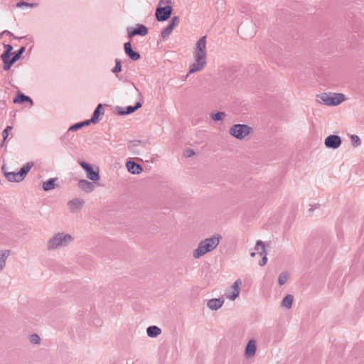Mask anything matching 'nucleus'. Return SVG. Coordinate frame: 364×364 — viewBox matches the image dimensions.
Segmentation results:
<instances>
[{"mask_svg": "<svg viewBox=\"0 0 364 364\" xmlns=\"http://www.w3.org/2000/svg\"><path fill=\"white\" fill-rule=\"evenodd\" d=\"M172 12V8L171 5L163 6V2L159 4V7L156 11V17L158 21H164L167 20Z\"/></svg>", "mask_w": 364, "mask_h": 364, "instance_id": "nucleus-7", "label": "nucleus"}, {"mask_svg": "<svg viewBox=\"0 0 364 364\" xmlns=\"http://www.w3.org/2000/svg\"><path fill=\"white\" fill-rule=\"evenodd\" d=\"M288 279V274L287 273H282L279 277V283L280 285H283L286 283Z\"/></svg>", "mask_w": 364, "mask_h": 364, "instance_id": "nucleus-30", "label": "nucleus"}, {"mask_svg": "<svg viewBox=\"0 0 364 364\" xmlns=\"http://www.w3.org/2000/svg\"><path fill=\"white\" fill-rule=\"evenodd\" d=\"M219 241L220 240L218 237L208 238L201 241L198 247L194 250L193 257L197 259L207 252L213 250L218 246Z\"/></svg>", "mask_w": 364, "mask_h": 364, "instance_id": "nucleus-3", "label": "nucleus"}, {"mask_svg": "<svg viewBox=\"0 0 364 364\" xmlns=\"http://www.w3.org/2000/svg\"><path fill=\"white\" fill-rule=\"evenodd\" d=\"M124 51L127 55L133 60H137L140 58V55L132 50V46L129 42L124 44Z\"/></svg>", "mask_w": 364, "mask_h": 364, "instance_id": "nucleus-16", "label": "nucleus"}, {"mask_svg": "<svg viewBox=\"0 0 364 364\" xmlns=\"http://www.w3.org/2000/svg\"><path fill=\"white\" fill-rule=\"evenodd\" d=\"M341 144V138L337 135H330L325 139V145L328 148L337 149Z\"/></svg>", "mask_w": 364, "mask_h": 364, "instance_id": "nucleus-9", "label": "nucleus"}, {"mask_svg": "<svg viewBox=\"0 0 364 364\" xmlns=\"http://www.w3.org/2000/svg\"><path fill=\"white\" fill-rule=\"evenodd\" d=\"M126 167L132 174H139L143 170L142 167L139 164L131 161H128L126 163Z\"/></svg>", "mask_w": 364, "mask_h": 364, "instance_id": "nucleus-14", "label": "nucleus"}, {"mask_svg": "<svg viewBox=\"0 0 364 364\" xmlns=\"http://www.w3.org/2000/svg\"><path fill=\"white\" fill-rule=\"evenodd\" d=\"M141 107V104L140 103H137L135 107H127L126 109H127V111L126 112H123L122 114H130V113H132L134 112L136 109H137L138 108H139Z\"/></svg>", "mask_w": 364, "mask_h": 364, "instance_id": "nucleus-29", "label": "nucleus"}, {"mask_svg": "<svg viewBox=\"0 0 364 364\" xmlns=\"http://www.w3.org/2000/svg\"><path fill=\"white\" fill-rule=\"evenodd\" d=\"M293 302V296L290 294L286 296L282 301V306L287 309L291 306Z\"/></svg>", "mask_w": 364, "mask_h": 364, "instance_id": "nucleus-25", "label": "nucleus"}, {"mask_svg": "<svg viewBox=\"0 0 364 364\" xmlns=\"http://www.w3.org/2000/svg\"><path fill=\"white\" fill-rule=\"evenodd\" d=\"M242 285V281L238 279L231 287V291L226 294V296L231 299L235 300L240 294V286Z\"/></svg>", "mask_w": 364, "mask_h": 364, "instance_id": "nucleus-10", "label": "nucleus"}, {"mask_svg": "<svg viewBox=\"0 0 364 364\" xmlns=\"http://www.w3.org/2000/svg\"><path fill=\"white\" fill-rule=\"evenodd\" d=\"M9 255V251L0 252V271L2 270L5 265V261Z\"/></svg>", "mask_w": 364, "mask_h": 364, "instance_id": "nucleus-26", "label": "nucleus"}, {"mask_svg": "<svg viewBox=\"0 0 364 364\" xmlns=\"http://www.w3.org/2000/svg\"><path fill=\"white\" fill-rule=\"evenodd\" d=\"M102 106L101 104H99L97 107V108L95 109L94 113H93V116L91 119V122L92 123H96L99 120H100V116L101 114V109H102Z\"/></svg>", "mask_w": 364, "mask_h": 364, "instance_id": "nucleus-24", "label": "nucleus"}, {"mask_svg": "<svg viewBox=\"0 0 364 364\" xmlns=\"http://www.w3.org/2000/svg\"><path fill=\"white\" fill-rule=\"evenodd\" d=\"M179 18L178 16H175L171 19L170 24L162 31L161 35L164 38H167L173 29L178 24Z\"/></svg>", "mask_w": 364, "mask_h": 364, "instance_id": "nucleus-13", "label": "nucleus"}, {"mask_svg": "<svg viewBox=\"0 0 364 364\" xmlns=\"http://www.w3.org/2000/svg\"><path fill=\"white\" fill-rule=\"evenodd\" d=\"M148 33V29L143 25H139L136 28L129 32V37L132 38L136 35L145 36Z\"/></svg>", "mask_w": 364, "mask_h": 364, "instance_id": "nucleus-17", "label": "nucleus"}, {"mask_svg": "<svg viewBox=\"0 0 364 364\" xmlns=\"http://www.w3.org/2000/svg\"><path fill=\"white\" fill-rule=\"evenodd\" d=\"M223 303L224 299L223 298L213 299L208 302V306L210 309L217 310L218 309L222 306Z\"/></svg>", "mask_w": 364, "mask_h": 364, "instance_id": "nucleus-18", "label": "nucleus"}, {"mask_svg": "<svg viewBox=\"0 0 364 364\" xmlns=\"http://www.w3.org/2000/svg\"><path fill=\"white\" fill-rule=\"evenodd\" d=\"M33 164H26L18 172H6L4 166H2V171L4 172L5 177L11 182H19L23 180L26 174L31 170Z\"/></svg>", "mask_w": 364, "mask_h": 364, "instance_id": "nucleus-4", "label": "nucleus"}, {"mask_svg": "<svg viewBox=\"0 0 364 364\" xmlns=\"http://www.w3.org/2000/svg\"><path fill=\"white\" fill-rule=\"evenodd\" d=\"M256 250L257 251V253H259L263 256L262 259L259 262V264L261 266H264V264H266V263L267 262V257L265 246L262 241L259 240L257 242Z\"/></svg>", "mask_w": 364, "mask_h": 364, "instance_id": "nucleus-12", "label": "nucleus"}, {"mask_svg": "<svg viewBox=\"0 0 364 364\" xmlns=\"http://www.w3.org/2000/svg\"><path fill=\"white\" fill-rule=\"evenodd\" d=\"M162 2H163V6L171 5V0H161L159 1V3H162Z\"/></svg>", "mask_w": 364, "mask_h": 364, "instance_id": "nucleus-38", "label": "nucleus"}, {"mask_svg": "<svg viewBox=\"0 0 364 364\" xmlns=\"http://www.w3.org/2000/svg\"><path fill=\"white\" fill-rule=\"evenodd\" d=\"M90 122H91V120H87V121H85V122H82V124H84V126L85 125H88Z\"/></svg>", "mask_w": 364, "mask_h": 364, "instance_id": "nucleus-39", "label": "nucleus"}, {"mask_svg": "<svg viewBox=\"0 0 364 364\" xmlns=\"http://www.w3.org/2000/svg\"><path fill=\"white\" fill-rule=\"evenodd\" d=\"M78 187L85 193H91L94 190L93 183L85 179L79 181Z\"/></svg>", "mask_w": 364, "mask_h": 364, "instance_id": "nucleus-15", "label": "nucleus"}, {"mask_svg": "<svg viewBox=\"0 0 364 364\" xmlns=\"http://www.w3.org/2000/svg\"><path fill=\"white\" fill-rule=\"evenodd\" d=\"M193 57L195 62L191 65L188 73H194L203 70L207 64L206 37L203 36L196 43Z\"/></svg>", "mask_w": 364, "mask_h": 364, "instance_id": "nucleus-1", "label": "nucleus"}, {"mask_svg": "<svg viewBox=\"0 0 364 364\" xmlns=\"http://www.w3.org/2000/svg\"><path fill=\"white\" fill-rule=\"evenodd\" d=\"M26 102H29L31 105H33L32 100L22 93H18L17 96L14 99V103L15 104H23Z\"/></svg>", "mask_w": 364, "mask_h": 364, "instance_id": "nucleus-21", "label": "nucleus"}, {"mask_svg": "<svg viewBox=\"0 0 364 364\" xmlns=\"http://www.w3.org/2000/svg\"><path fill=\"white\" fill-rule=\"evenodd\" d=\"M351 139L352 141L354 142V143H356L357 145H358L360 144V139L358 136L356 135H353L351 136Z\"/></svg>", "mask_w": 364, "mask_h": 364, "instance_id": "nucleus-36", "label": "nucleus"}, {"mask_svg": "<svg viewBox=\"0 0 364 364\" xmlns=\"http://www.w3.org/2000/svg\"><path fill=\"white\" fill-rule=\"evenodd\" d=\"M225 117L223 112H216L211 114V118L215 121L222 120Z\"/></svg>", "mask_w": 364, "mask_h": 364, "instance_id": "nucleus-27", "label": "nucleus"}, {"mask_svg": "<svg viewBox=\"0 0 364 364\" xmlns=\"http://www.w3.org/2000/svg\"><path fill=\"white\" fill-rule=\"evenodd\" d=\"M252 132V127L247 124H237L229 129L230 134L239 140L244 139Z\"/></svg>", "mask_w": 364, "mask_h": 364, "instance_id": "nucleus-5", "label": "nucleus"}, {"mask_svg": "<svg viewBox=\"0 0 364 364\" xmlns=\"http://www.w3.org/2000/svg\"><path fill=\"white\" fill-rule=\"evenodd\" d=\"M147 334L150 337H156L157 336H159L161 331V329L156 326H150L147 328Z\"/></svg>", "mask_w": 364, "mask_h": 364, "instance_id": "nucleus-22", "label": "nucleus"}, {"mask_svg": "<svg viewBox=\"0 0 364 364\" xmlns=\"http://www.w3.org/2000/svg\"><path fill=\"white\" fill-rule=\"evenodd\" d=\"M184 156L186 157H191L195 154V152L193 149H187L184 151Z\"/></svg>", "mask_w": 364, "mask_h": 364, "instance_id": "nucleus-35", "label": "nucleus"}, {"mask_svg": "<svg viewBox=\"0 0 364 364\" xmlns=\"http://www.w3.org/2000/svg\"><path fill=\"white\" fill-rule=\"evenodd\" d=\"M55 180H56L55 178H53V179H50V180H48V181H45L43 183V188L44 191H50V190H52V189L55 188Z\"/></svg>", "mask_w": 364, "mask_h": 364, "instance_id": "nucleus-23", "label": "nucleus"}, {"mask_svg": "<svg viewBox=\"0 0 364 364\" xmlns=\"http://www.w3.org/2000/svg\"><path fill=\"white\" fill-rule=\"evenodd\" d=\"M256 351V344L254 340H250L245 349V355L247 357H252L255 354Z\"/></svg>", "mask_w": 364, "mask_h": 364, "instance_id": "nucleus-19", "label": "nucleus"}, {"mask_svg": "<svg viewBox=\"0 0 364 364\" xmlns=\"http://www.w3.org/2000/svg\"><path fill=\"white\" fill-rule=\"evenodd\" d=\"M84 204V201L81 199H74L68 203V206L72 211L80 209Z\"/></svg>", "mask_w": 364, "mask_h": 364, "instance_id": "nucleus-20", "label": "nucleus"}, {"mask_svg": "<svg viewBox=\"0 0 364 364\" xmlns=\"http://www.w3.org/2000/svg\"><path fill=\"white\" fill-rule=\"evenodd\" d=\"M71 236L69 235L57 234L50 240L48 242V248L54 249L65 245L71 240Z\"/></svg>", "mask_w": 364, "mask_h": 364, "instance_id": "nucleus-6", "label": "nucleus"}, {"mask_svg": "<svg viewBox=\"0 0 364 364\" xmlns=\"http://www.w3.org/2000/svg\"><path fill=\"white\" fill-rule=\"evenodd\" d=\"M22 6H29V7H34V6H36L37 4H28L26 2H19L16 4V6L17 7H21Z\"/></svg>", "mask_w": 364, "mask_h": 364, "instance_id": "nucleus-33", "label": "nucleus"}, {"mask_svg": "<svg viewBox=\"0 0 364 364\" xmlns=\"http://www.w3.org/2000/svg\"><path fill=\"white\" fill-rule=\"evenodd\" d=\"M40 341V338L37 334H33L31 336V342L33 343H38Z\"/></svg>", "mask_w": 364, "mask_h": 364, "instance_id": "nucleus-34", "label": "nucleus"}, {"mask_svg": "<svg viewBox=\"0 0 364 364\" xmlns=\"http://www.w3.org/2000/svg\"><path fill=\"white\" fill-rule=\"evenodd\" d=\"M82 168L86 171V176L91 181H97L100 180V171L97 167L95 169L86 162L80 163Z\"/></svg>", "mask_w": 364, "mask_h": 364, "instance_id": "nucleus-8", "label": "nucleus"}, {"mask_svg": "<svg viewBox=\"0 0 364 364\" xmlns=\"http://www.w3.org/2000/svg\"><path fill=\"white\" fill-rule=\"evenodd\" d=\"M6 51L4 53H3L1 57L4 63V69L5 70H7L10 68L11 65H12V64H10V60H11V59H10V55H11V52L13 48H12V46L10 45H6Z\"/></svg>", "mask_w": 364, "mask_h": 364, "instance_id": "nucleus-11", "label": "nucleus"}, {"mask_svg": "<svg viewBox=\"0 0 364 364\" xmlns=\"http://www.w3.org/2000/svg\"><path fill=\"white\" fill-rule=\"evenodd\" d=\"M24 48H21L17 53H16L11 60H10V64H13L14 62H16L19 56L21 55L22 52L23 51Z\"/></svg>", "mask_w": 364, "mask_h": 364, "instance_id": "nucleus-31", "label": "nucleus"}, {"mask_svg": "<svg viewBox=\"0 0 364 364\" xmlns=\"http://www.w3.org/2000/svg\"><path fill=\"white\" fill-rule=\"evenodd\" d=\"M121 69H122V66H121L120 60H116V65L112 71L114 73H118V72L121 71Z\"/></svg>", "mask_w": 364, "mask_h": 364, "instance_id": "nucleus-32", "label": "nucleus"}, {"mask_svg": "<svg viewBox=\"0 0 364 364\" xmlns=\"http://www.w3.org/2000/svg\"><path fill=\"white\" fill-rule=\"evenodd\" d=\"M255 254H256L255 252H252V253H251V256H252V257H255Z\"/></svg>", "mask_w": 364, "mask_h": 364, "instance_id": "nucleus-40", "label": "nucleus"}, {"mask_svg": "<svg viewBox=\"0 0 364 364\" xmlns=\"http://www.w3.org/2000/svg\"><path fill=\"white\" fill-rule=\"evenodd\" d=\"M83 126H84V124H81V123H80V124H75V125H74V126L71 127H70V129H71V130H76V129H79V128H81V127H83Z\"/></svg>", "mask_w": 364, "mask_h": 364, "instance_id": "nucleus-37", "label": "nucleus"}, {"mask_svg": "<svg viewBox=\"0 0 364 364\" xmlns=\"http://www.w3.org/2000/svg\"><path fill=\"white\" fill-rule=\"evenodd\" d=\"M318 103L328 106H336L344 102L346 97L341 93H321L316 96Z\"/></svg>", "mask_w": 364, "mask_h": 364, "instance_id": "nucleus-2", "label": "nucleus"}, {"mask_svg": "<svg viewBox=\"0 0 364 364\" xmlns=\"http://www.w3.org/2000/svg\"><path fill=\"white\" fill-rule=\"evenodd\" d=\"M13 127L11 126H7L6 129L2 132L3 136V142H4L9 135V132L12 130Z\"/></svg>", "mask_w": 364, "mask_h": 364, "instance_id": "nucleus-28", "label": "nucleus"}]
</instances>
